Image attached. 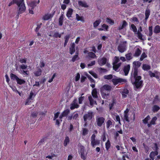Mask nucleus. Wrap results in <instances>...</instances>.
<instances>
[{"mask_svg": "<svg viewBox=\"0 0 160 160\" xmlns=\"http://www.w3.org/2000/svg\"><path fill=\"white\" fill-rule=\"evenodd\" d=\"M138 69L133 68L132 72L130 79L132 84L133 85L134 89L137 91L141 89L143 86V80H141L142 77L138 76Z\"/></svg>", "mask_w": 160, "mask_h": 160, "instance_id": "f257e3e1", "label": "nucleus"}, {"mask_svg": "<svg viewBox=\"0 0 160 160\" xmlns=\"http://www.w3.org/2000/svg\"><path fill=\"white\" fill-rule=\"evenodd\" d=\"M24 1V0H20L17 3V5L19 8L18 15L23 13L26 10V7Z\"/></svg>", "mask_w": 160, "mask_h": 160, "instance_id": "f03ea898", "label": "nucleus"}, {"mask_svg": "<svg viewBox=\"0 0 160 160\" xmlns=\"http://www.w3.org/2000/svg\"><path fill=\"white\" fill-rule=\"evenodd\" d=\"M94 116V114L93 112L91 111H89L84 115L83 116V119L84 122H85L84 125L85 127L86 126L87 124V121L91 120Z\"/></svg>", "mask_w": 160, "mask_h": 160, "instance_id": "7ed1b4c3", "label": "nucleus"}, {"mask_svg": "<svg viewBox=\"0 0 160 160\" xmlns=\"http://www.w3.org/2000/svg\"><path fill=\"white\" fill-rule=\"evenodd\" d=\"M113 84L115 86L118 84H123L126 83L127 81L125 79H123L117 77H115V78H113L112 80Z\"/></svg>", "mask_w": 160, "mask_h": 160, "instance_id": "20e7f679", "label": "nucleus"}, {"mask_svg": "<svg viewBox=\"0 0 160 160\" xmlns=\"http://www.w3.org/2000/svg\"><path fill=\"white\" fill-rule=\"evenodd\" d=\"M80 152L81 153V158L83 160L86 159L87 153L86 152L84 147L82 145L80 146Z\"/></svg>", "mask_w": 160, "mask_h": 160, "instance_id": "39448f33", "label": "nucleus"}, {"mask_svg": "<svg viewBox=\"0 0 160 160\" xmlns=\"http://www.w3.org/2000/svg\"><path fill=\"white\" fill-rule=\"evenodd\" d=\"M105 119L103 117H99L96 118V122L97 125L99 127H101L104 123Z\"/></svg>", "mask_w": 160, "mask_h": 160, "instance_id": "423d86ee", "label": "nucleus"}, {"mask_svg": "<svg viewBox=\"0 0 160 160\" xmlns=\"http://www.w3.org/2000/svg\"><path fill=\"white\" fill-rule=\"evenodd\" d=\"M70 107L71 110H73L75 108H78L79 107V105L77 103V100L76 98L74 99L70 104Z\"/></svg>", "mask_w": 160, "mask_h": 160, "instance_id": "0eeeda50", "label": "nucleus"}, {"mask_svg": "<svg viewBox=\"0 0 160 160\" xmlns=\"http://www.w3.org/2000/svg\"><path fill=\"white\" fill-rule=\"evenodd\" d=\"M70 112V111L69 109H66L64 110L59 116V118L62 119L63 117H67Z\"/></svg>", "mask_w": 160, "mask_h": 160, "instance_id": "6e6552de", "label": "nucleus"}, {"mask_svg": "<svg viewBox=\"0 0 160 160\" xmlns=\"http://www.w3.org/2000/svg\"><path fill=\"white\" fill-rule=\"evenodd\" d=\"M55 12L53 11L51 14H47L44 15L42 17V19L44 20H48L52 18L54 15Z\"/></svg>", "mask_w": 160, "mask_h": 160, "instance_id": "1a4fd4ad", "label": "nucleus"}, {"mask_svg": "<svg viewBox=\"0 0 160 160\" xmlns=\"http://www.w3.org/2000/svg\"><path fill=\"white\" fill-rule=\"evenodd\" d=\"M118 49L120 52L122 53L126 50V45L123 43H120L118 46Z\"/></svg>", "mask_w": 160, "mask_h": 160, "instance_id": "9d476101", "label": "nucleus"}, {"mask_svg": "<svg viewBox=\"0 0 160 160\" xmlns=\"http://www.w3.org/2000/svg\"><path fill=\"white\" fill-rule=\"evenodd\" d=\"M122 94V97L123 98H125L127 97V95L129 93V91L127 88H124L120 92Z\"/></svg>", "mask_w": 160, "mask_h": 160, "instance_id": "9b49d317", "label": "nucleus"}, {"mask_svg": "<svg viewBox=\"0 0 160 160\" xmlns=\"http://www.w3.org/2000/svg\"><path fill=\"white\" fill-rule=\"evenodd\" d=\"M101 95L102 98L104 99L108 98L109 95V92H108L106 90H103V89L101 90Z\"/></svg>", "mask_w": 160, "mask_h": 160, "instance_id": "f8f14e48", "label": "nucleus"}, {"mask_svg": "<svg viewBox=\"0 0 160 160\" xmlns=\"http://www.w3.org/2000/svg\"><path fill=\"white\" fill-rule=\"evenodd\" d=\"M157 119V118L156 116L153 117L151 121L149 123L147 124V126L148 128L151 127V126L152 125H154L156 124V122Z\"/></svg>", "mask_w": 160, "mask_h": 160, "instance_id": "ddd939ff", "label": "nucleus"}, {"mask_svg": "<svg viewBox=\"0 0 160 160\" xmlns=\"http://www.w3.org/2000/svg\"><path fill=\"white\" fill-rule=\"evenodd\" d=\"M130 66L129 64L124 66L123 71L124 72L125 75L127 76L128 75L130 70Z\"/></svg>", "mask_w": 160, "mask_h": 160, "instance_id": "4468645a", "label": "nucleus"}, {"mask_svg": "<svg viewBox=\"0 0 160 160\" xmlns=\"http://www.w3.org/2000/svg\"><path fill=\"white\" fill-rule=\"evenodd\" d=\"M107 62V60L106 58L105 57H103L100 60L98 61V64L101 66L105 64Z\"/></svg>", "mask_w": 160, "mask_h": 160, "instance_id": "2eb2a0df", "label": "nucleus"}, {"mask_svg": "<svg viewBox=\"0 0 160 160\" xmlns=\"http://www.w3.org/2000/svg\"><path fill=\"white\" fill-rule=\"evenodd\" d=\"M75 45L74 42L71 44V46L69 48V52L71 55L73 54L75 51Z\"/></svg>", "mask_w": 160, "mask_h": 160, "instance_id": "dca6fc26", "label": "nucleus"}, {"mask_svg": "<svg viewBox=\"0 0 160 160\" xmlns=\"http://www.w3.org/2000/svg\"><path fill=\"white\" fill-rule=\"evenodd\" d=\"M78 5L82 7L85 8H88V7L89 6L87 4L86 2L84 1H79L78 2Z\"/></svg>", "mask_w": 160, "mask_h": 160, "instance_id": "f3484780", "label": "nucleus"}, {"mask_svg": "<svg viewBox=\"0 0 160 160\" xmlns=\"http://www.w3.org/2000/svg\"><path fill=\"white\" fill-rule=\"evenodd\" d=\"M158 154V151H152L150 152L149 155V157L152 160H154V157L157 156Z\"/></svg>", "mask_w": 160, "mask_h": 160, "instance_id": "a211bd4d", "label": "nucleus"}, {"mask_svg": "<svg viewBox=\"0 0 160 160\" xmlns=\"http://www.w3.org/2000/svg\"><path fill=\"white\" fill-rule=\"evenodd\" d=\"M88 99L89 101L90 105L92 107L93 106L94 103L96 104V101L94 100L93 99L91 95L88 96Z\"/></svg>", "mask_w": 160, "mask_h": 160, "instance_id": "6ab92c4d", "label": "nucleus"}, {"mask_svg": "<svg viewBox=\"0 0 160 160\" xmlns=\"http://www.w3.org/2000/svg\"><path fill=\"white\" fill-rule=\"evenodd\" d=\"M102 89H103V90L107 91L110 92L109 91L111 89V87L108 85L105 84L102 87L101 90Z\"/></svg>", "mask_w": 160, "mask_h": 160, "instance_id": "aec40b11", "label": "nucleus"}, {"mask_svg": "<svg viewBox=\"0 0 160 160\" xmlns=\"http://www.w3.org/2000/svg\"><path fill=\"white\" fill-rule=\"evenodd\" d=\"M42 69H41L40 68H38L37 70L36 71L34 72V74L35 76L38 77L40 76L42 74Z\"/></svg>", "mask_w": 160, "mask_h": 160, "instance_id": "412c9836", "label": "nucleus"}, {"mask_svg": "<svg viewBox=\"0 0 160 160\" xmlns=\"http://www.w3.org/2000/svg\"><path fill=\"white\" fill-rule=\"evenodd\" d=\"M142 52L141 50L139 48H137L135 51L133 56L135 57H138L140 55Z\"/></svg>", "mask_w": 160, "mask_h": 160, "instance_id": "4be33fe9", "label": "nucleus"}, {"mask_svg": "<svg viewBox=\"0 0 160 160\" xmlns=\"http://www.w3.org/2000/svg\"><path fill=\"white\" fill-rule=\"evenodd\" d=\"M100 143V141L98 139L95 140L93 141H91V145L93 147H94L95 145H98Z\"/></svg>", "mask_w": 160, "mask_h": 160, "instance_id": "5701e85b", "label": "nucleus"}, {"mask_svg": "<svg viewBox=\"0 0 160 160\" xmlns=\"http://www.w3.org/2000/svg\"><path fill=\"white\" fill-rule=\"evenodd\" d=\"M73 12V9L71 8H69L67 12L66 16L68 18L71 17Z\"/></svg>", "mask_w": 160, "mask_h": 160, "instance_id": "b1692460", "label": "nucleus"}, {"mask_svg": "<svg viewBox=\"0 0 160 160\" xmlns=\"http://www.w3.org/2000/svg\"><path fill=\"white\" fill-rule=\"evenodd\" d=\"M92 95L93 97L94 98H97L98 97L97 95V92L96 88H94L92 92Z\"/></svg>", "mask_w": 160, "mask_h": 160, "instance_id": "393cba45", "label": "nucleus"}, {"mask_svg": "<svg viewBox=\"0 0 160 160\" xmlns=\"http://www.w3.org/2000/svg\"><path fill=\"white\" fill-rule=\"evenodd\" d=\"M76 19L78 21H81L84 22H85L84 17L83 16H80L78 14H76Z\"/></svg>", "mask_w": 160, "mask_h": 160, "instance_id": "a878e982", "label": "nucleus"}, {"mask_svg": "<svg viewBox=\"0 0 160 160\" xmlns=\"http://www.w3.org/2000/svg\"><path fill=\"white\" fill-rule=\"evenodd\" d=\"M142 68L144 71H148L151 69V66L149 65L144 64H143Z\"/></svg>", "mask_w": 160, "mask_h": 160, "instance_id": "bb28decb", "label": "nucleus"}, {"mask_svg": "<svg viewBox=\"0 0 160 160\" xmlns=\"http://www.w3.org/2000/svg\"><path fill=\"white\" fill-rule=\"evenodd\" d=\"M112 102V103L109 104V109L110 110L112 109L116 103V100L115 99H113Z\"/></svg>", "mask_w": 160, "mask_h": 160, "instance_id": "cd10ccee", "label": "nucleus"}, {"mask_svg": "<svg viewBox=\"0 0 160 160\" xmlns=\"http://www.w3.org/2000/svg\"><path fill=\"white\" fill-rule=\"evenodd\" d=\"M160 109V108L159 106L157 105H154L152 107V111L154 112H157Z\"/></svg>", "mask_w": 160, "mask_h": 160, "instance_id": "c85d7f7f", "label": "nucleus"}, {"mask_svg": "<svg viewBox=\"0 0 160 160\" xmlns=\"http://www.w3.org/2000/svg\"><path fill=\"white\" fill-rule=\"evenodd\" d=\"M133 68H136L137 69H138L139 67L141 65V63L139 61H134L133 63Z\"/></svg>", "mask_w": 160, "mask_h": 160, "instance_id": "c756f323", "label": "nucleus"}, {"mask_svg": "<svg viewBox=\"0 0 160 160\" xmlns=\"http://www.w3.org/2000/svg\"><path fill=\"white\" fill-rule=\"evenodd\" d=\"M113 69L115 71H117L121 65V63L119 62L118 64H112Z\"/></svg>", "mask_w": 160, "mask_h": 160, "instance_id": "7c9ffc66", "label": "nucleus"}, {"mask_svg": "<svg viewBox=\"0 0 160 160\" xmlns=\"http://www.w3.org/2000/svg\"><path fill=\"white\" fill-rule=\"evenodd\" d=\"M150 14V10L149 9H147L145 12V20L147 21L148 19Z\"/></svg>", "mask_w": 160, "mask_h": 160, "instance_id": "2f4dec72", "label": "nucleus"}, {"mask_svg": "<svg viewBox=\"0 0 160 160\" xmlns=\"http://www.w3.org/2000/svg\"><path fill=\"white\" fill-rule=\"evenodd\" d=\"M128 25V23L127 22L124 20L123 21L122 24L121 26H120L118 27V29L119 30H121L123 29L125 27Z\"/></svg>", "mask_w": 160, "mask_h": 160, "instance_id": "473e14b6", "label": "nucleus"}, {"mask_svg": "<svg viewBox=\"0 0 160 160\" xmlns=\"http://www.w3.org/2000/svg\"><path fill=\"white\" fill-rule=\"evenodd\" d=\"M36 1H33L31 2L29 4V6L30 7H31L32 9H34L35 7L37 6L36 4Z\"/></svg>", "mask_w": 160, "mask_h": 160, "instance_id": "72a5a7b5", "label": "nucleus"}, {"mask_svg": "<svg viewBox=\"0 0 160 160\" xmlns=\"http://www.w3.org/2000/svg\"><path fill=\"white\" fill-rule=\"evenodd\" d=\"M113 121H111V119L108 120L106 122V127L107 129L109 128L110 127L112 124V122Z\"/></svg>", "mask_w": 160, "mask_h": 160, "instance_id": "f704fd0d", "label": "nucleus"}, {"mask_svg": "<svg viewBox=\"0 0 160 160\" xmlns=\"http://www.w3.org/2000/svg\"><path fill=\"white\" fill-rule=\"evenodd\" d=\"M47 137H42L38 142V144L39 145H41L42 144H43V142H44L47 139Z\"/></svg>", "mask_w": 160, "mask_h": 160, "instance_id": "c9c22d12", "label": "nucleus"}, {"mask_svg": "<svg viewBox=\"0 0 160 160\" xmlns=\"http://www.w3.org/2000/svg\"><path fill=\"white\" fill-rule=\"evenodd\" d=\"M63 20V15L62 14L59 19V25L61 26L62 25Z\"/></svg>", "mask_w": 160, "mask_h": 160, "instance_id": "e433bc0d", "label": "nucleus"}, {"mask_svg": "<svg viewBox=\"0 0 160 160\" xmlns=\"http://www.w3.org/2000/svg\"><path fill=\"white\" fill-rule=\"evenodd\" d=\"M17 83L19 85L24 84L25 83V81L24 79L19 78L17 80Z\"/></svg>", "mask_w": 160, "mask_h": 160, "instance_id": "4c0bfd02", "label": "nucleus"}, {"mask_svg": "<svg viewBox=\"0 0 160 160\" xmlns=\"http://www.w3.org/2000/svg\"><path fill=\"white\" fill-rule=\"evenodd\" d=\"M150 119L149 115H148L144 119L142 120L144 124H148V121Z\"/></svg>", "mask_w": 160, "mask_h": 160, "instance_id": "58836bf2", "label": "nucleus"}, {"mask_svg": "<svg viewBox=\"0 0 160 160\" xmlns=\"http://www.w3.org/2000/svg\"><path fill=\"white\" fill-rule=\"evenodd\" d=\"M70 141L69 138L68 136H66L64 140L63 145L65 147H66L68 144L69 143Z\"/></svg>", "mask_w": 160, "mask_h": 160, "instance_id": "ea45409f", "label": "nucleus"}, {"mask_svg": "<svg viewBox=\"0 0 160 160\" xmlns=\"http://www.w3.org/2000/svg\"><path fill=\"white\" fill-rule=\"evenodd\" d=\"M154 32L155 33H158L160 32V26L159 25H156L154 30Z\"/></svg>", "mask_w": 160, "mask_h": 160, "instance_id": "a19ab883", "label": "nucleus"}, {"mask_svg": "<svg viewBox=\"0 0 160 160\" xmlns=\"http://www.w3.org/2000/svg\"><path fill=\"white\" fill-rule=\"evenodd\" d=\"M101 22V20L99 19L98 20H96L93 24V27L96 28L98 26Z\"/></svg>", "mask_w": 160, "mask_h": 160, "instance_id": "79ce46f5", "label": "nucleus"}, {"mask_svg": "<svg viewBox=\"0 0 160 160\" xmlns=\"http://www.w3.org/2000/svg\"><path fill=\"white\" fill-rule=\"evenodd\" d=\"M106 21L108 23L111 25H112L114 24V21L108 18H106Z\"/></svg>", "mask_w": 160, "mask_h": 160, "instance_id": "37998d69", "label": "nucleus"}, {"mask_svg": "<svg viewBox=\"0 0 160 160\" xmlns=\"http://www.w3.org/2000/svg\"><path fill=\"white\" fill-rule=\"evenodd\" d=\"M10 78L11 79L13 80H16V81L18 78V77L15 74H14L12 73H11L10 74Z\"/></svg>", "mask_w": 160, "mask_h": 160, "instance_id": "c03bdc74", "label": "nucleus"}, {"mask_svg": "<svg viewBox=\"0 0 160 160\" xmlns=\"http://www.w3.org/2000/svg\"><path fill=\"white\" fill-rule=\"evenodd\" d=\"M111 146V143L108 139L105 143V148L107 150H108Z\"/></svg>", "mask_w": 160, "mask_h": 160, "instance_id": "a18cd8bd", "label": "nucleus"}, {"mask_svg": "<svg viewBox=\"0 0 160 160\" xmlns=\"http://www.w3.org/2000/svg\"><path fill=\"white\" fill-rule=\"evenodd\" d=\"M126 58L127 60H130L132 58V54L128 53L125 55Z\"/></svg>", "mask_w": 160, "mask_h": 160, "instance_id": "49530a36", "label": "nucleus"}, {"mask_svg": "<svg viewBox=\"0 0 160 160\" xmlns=\"http://www.w3.org/2000/svg\"><path fill=\"white\" fill-rule=\"evenodd\" d=\"M147 55L146 54L145 52H143L141 55L140 58V60L141 61H142L144 58H147Z\"/></svg>", "mask_w": 160, "mask_h": 160, "instance_id": "de8ad7c7", "label": "nucleus"}, {"mask_svg": "<svg viewBox=\"0 0 160 160\" xmlns=\"http://www.w3.org/2000/svg\"><path fill=\"white\" fill-rule=\"evenodd\" d=\"M88 54L89 56L92 58H95L97 57L95 54L92 52H89Z\"/></svg>", "mask_w": 160, "mask_h": 160, "instance_id": "09e8293b", "label": "nucleus"}, {"mask_svg": "<svg viewBox=\"0 0 160 160\" xmlns=\"http://www.w3.org/2000/svg\"><path fill=\"white\" fill-rule=\"evenodd\" d=\"M113 78L112 75V74H109L108 75H106L104 76V78L105 79L107 80H110L112 79Z\"/></svg>", "mask_w": 160, "mask_h": 160, "instance_id": "8fccbe9b", "label": "nucleus"}, {"mask_svg": "<svg viewBox=\"0 0 160 160\" xmlns=\"http://www.w3.org/2000/svg\"><path fill=\"white\" fill-rule=\"evenodd\" d=\"M61 34L59 33V32H55L52 36L53 37L57 38H61Z\"/></svg>", "mask_w": 160, "mask_h": 160, "instance_id": "3c124183", "label": "nucleus"}, {"mask_svg": "<svg viewBox=\"0 0 160 160\" xmlns=\"http://www.w3.org/2000/svg\"><path fill=\"white\" fill-rule=\"evenodd\" d=\"M18 1H19L18 0H12V1H11L9 3L8 6L9 7H10L12 5L14 4H17V3H18Z\"/></svg>", "mask_w": 160, "mask_h": 160, "instance_id": "603ef678", "label": "nucleus"}, {"mask_svg": "<svg viewBox=\"0 0 160 160\" xmlns=\"http://www.w3.org/2000/svg\"><path fill=\"white\" fill-rule=\"evenodd\" d=\"M35 95L36 94H34L33 92L32 91H31L30 92L28 98H29V99H31V100H32L35 97Z\"/></svg>", "mask_w": 160, "mask_h": 160, "instance_id": "864d4df0", "label": "nucleus"}, {"mask_svg": "<svg viewBox=\"0 0 160 160\" xmlns=\"http://www.w3.org/2000/svg\"><path fill=\"white\" fill-rule=\"evenodd\" d=\"M85 97L84 96H81L78 98V102L80 104L82 103V101L84 99Z\"/></svg>", "mask_w": 160, "mask_h": 160, "instance_id": "5fc2aeb1", "label": "nucleus"}, {"mask_svg": "<svg viewBox=\"0 0 160 160\" xmlns=\"http://www.w3.org/2000/svg\"><path fill=\"white\" fill-rule=\"evenodd\" d=\"M131 28L132 29L133 32H137V29L136 26L133 24H132Z\"/></svg>", "mask_w": 160, "mask_h": 160, "instance_id": "6e6d98bb", "label": "nucleus"}, {"mask_svg": "<svg viewBox=\"0 0 160 160\" xmlns=\"http://www.w3.org/2000/svg\"><path fill=\"white\" fill-rule=\"evenodd\" d=\"M119 59L118 57L115 56L114 58V61L112 64H117L119 62Z\"/></svg>", "mask_w": 160, "mask_h": 160, "instance_id": "4d7b16f0", "label": "nucleus"}, {"mask_svg": "<svg viewBox=\"0 0 160 160\" xmlns=\"http://www.w3.org/2000/svg\"><path fill=\"white\" fill-rule=\"evenodd\" d=\"M62 119H56V122H55V125H57V126H58V127H59V126H60V123L61 122H62Z\"/></svg>", "mask_w": 160, "mask_h": 160, "instance_id": "13d9d810", "label": "nucleus"}, {"mask_svg": "<svg viewBox=\"0 0 160 160\" xmlns=\"http://www.w3.org/2000/svg\"><path fill=\"white\" fill-rule=\"evenodd\" d=\"M89 73L95 78H98V75L96 73L92 71H90Z\"/></svg>", "mask_w": 160, "mask_h": 160, "instance_id": "bf43d9fd", "label": "nucleus"}, {"mask_svg": "<svg viewBox=\"0 0 160 160\" xmlns=\"http://www.w3.org/2000/svg\"><path fill=\"white\" fill-rule=\"evenodd\" d=\"M88 130L86 128H83L82 131V135L85 136L88 134Z\"/></svg>", "mask_w": 160, "mask_h": 160, "instance_id": "052dcab7", "label": "nucleus"}, {"mask_svg": "<svg viewBox=\"0 0 160 160\" xmlns=\"http://www.w3.org/2000/svg\"><path fill=\"white\" fill-rule=\"evenodd\" d=\"M102 27L103 28H104V31H108V25H106L105 24H103L102 25Z\"/></svg>", "mask_w": 160, "mask_h": 160, "instance_id": "680f3d73", "label": "nucleus"}, {"mask_svg": "<svg viewBox=\"0 0 160 160\" xmlns=\"http://www.w3.org/2000/svg\"><path fill=\"white\" fill-rule=\"evenodd\" d=\"M42 23H41L37 25V27L35 30V32H38V31H39V30L40 28L41 25H42Z\"/></svg>", "mask_w": 160, "mask_h": 160, "instance_id": "e2e57ef3", "label": "nucleus"}, {"mask_svg": "<svg viewBox=\"0 0 160 160\" xmlns=\"http://www.w3.org/2000/svg\"><path fill=\"white\" fill-rule=\"evenodd\" d=\"M149 33L148 34V35L149 36H151L152 34V27H149Z\"/></svg>", "mask_w": 160, "mask_h": 160, "instance_id": "0e129e2a", "label": "nucleus"}, {"mask_svg": "<svg viewBox=\"0 0 160 160\" xmlns=\"http://www.w3.org/2000/svg\"><path fill=\"white\" fill-rule=\"evenodd\" d=\"M38 113L37 112H32L31 114V116L34 118L36 117H37Z\"/></svg>", "mask_w": 160, "mask_h": 160, "instance_id": "69168bd1", "label": "nucleus"}, {"mask_svg": "<svg viewBox=\"0 0 160 160\" xmlns=\"http://www.w3.org/2000/svg\"><path fill=\"white\" fill-rule=\"evenodd\" d=\"M137 34L138 38L142 40V34L139 31L138 32Z\"/></svg>", "mask_w": 160, "mask_h": 160, "instance_id": "338daca9", "label": "nucleus"}, {"mask_svg": "<svg viewBox=\"0 0 160 160\" xmlns=\"http://www.w3.org/2000/svg\"><path fill=\"white\" fill-rule=\"evenodd\" d=\"M60 114V112H57L56 113L54 114V117L53 118V120H55L57 118H58L59 116V114Z\"/></svg>", "mask_w": 160, "mask_h": 160, "instance_id": "774afa93", "label": "nucleus"}]
</instances>
